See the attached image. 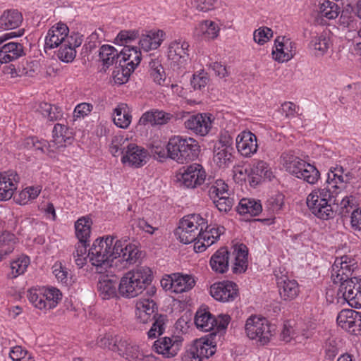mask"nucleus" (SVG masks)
<instances>
[{"label": "nucleus", "mask_w": 361, "mask_h": 361, "mask_svg": "<svg viewBox=\"0 0 361 361\" xmlns=\"http://www.w3.org/2000/svg\"><path fill=\"white\" fill-rule=\"evenodd\" d=\"M139 251L135 245L106 235L96 239L88 250L90 261L93 266L106 269L111 267L114 259L124 262V267L135 264L138 259Z\"/></svg>", "instance_id": "1"}, {"label": "nucleus", "mask_w": 361, "mask_h": 361, "mask_svg": "<svg viewBox=\"0 0 361 361\" xmlns=\"http://www.w3.org/2000/svg\"><path fill=\"white\" fill-rule=\"evenodd\" d=\"M152 278V272L147 267H140L130 271L121 278L118 293L125 298H135L150 285Z\"/></svg>", "instance_id": "2"}, {"label": "nucleus", "mask_w": 361, "mask_h": 361, "mask_svg": "<svg viewBox=\"0 0 361 361\" xmlns=\"http://www.w3.org/2000/svg\"><path fill=\"white\" fill-rule=\"evenodd\" d=\"M166 149L169 158L181 164L195 160L200 152V146L196 140L180 135L171 137Z\"/></svg>", "instance_id": "3"}, {"label": "nucleus", "mask_w": 361, "mask_h": 361, "mask_svg": "<svg viewBox=\"0 0 361 361\" xmlns=\"http://www.w3.org/2000/svg\"><path fill=\"white\" fill-rule=\"evenodd\" d=\"M281 157L286 170L290 173L310 184L317 182L320 173L314 166L290 153H283Z\"/></svg>", "instance_id": "4"}, {"label": "nucleus", "mask_w": 361, "mask_h": 361, "mask_svg": "<svg viewBox=\"0 0 361 361\" xmlns=\"http://www.w3.org/2000/svg\"><path fill=\"white\" fill-rule=\"evenodd\" d=\"M206 220L200 214H192L184 216L179 223L175 234L184 244L196 243L200 240V233L204 229Z\"/></svg>", "instance_id": "5"}, {"label": "nucleus", "mask_w": 361, "mask_h": 361, "mask_svg": "<svg viewBox=\"0 0 361 361\" xmlns=\"http://www.w3.org/2000/svg\"><path fill=\"white\" fill-rule=\"evenodd\" d=\"M245 329L247 337L256 340L257 343L264 345L270 341L272 336L271 326L264 317L251 315L247 318Z\"/></svg>", "instance_id": "6"}, {"label": "nucleus", "mask_w": 361, "mask_h": 361, "mask_svg": "<svg viewBox=\"0 0 361 361\" xmlns=\"http://www.w3.org/2000/svg\"><path fill=\"white\" fill-rule=\"evenodd\" d=\"M160 283L166 291L182 293L190 290L195 286V281L191 275L173 273L163 277Z\"/></svg>", "instance_id": "7"}, {"label": "nucleus", "mask_w": 361, "mask_h": 361, "mask_svg": "<svg viewBox=\"0 0 361 361\" xmlns=\"http://www.w3.org/2000/svg\"><path fill=\"white\" fill-rule=\"evenodd\" d=\"M233 139L230 135H221L214 146V161L219 168H228L234 161Z\"/></svg>", "instance_id": "8"}, {"label": "nucleus", "mask_w": 361, "mask_h": 361, "mask_svg": "<svg viewBox=\"0 0 361 361\" xmlns=\"http://www.w3.org/2000/svg\"><path fill=\"white\" fill-rule=\"evenodd\" d=\"M337 295L338 297L343 298L350 307L360 308L361 279L353 277L349 280L342 281L339 286Z\"/></svg>", "instance_id": "9"}, {"label": "nucleus", "mask_w": 361, "mask_h": 361, "mask_svg": "<svg viewBox=\"0 0 361 361\" xmlns=\"http://www.w3.org/2000/svg\"><path fill=\"white\" fill-rule=\"evenodd\" d=\"M177 176L180 185L186 188H195L204 183L206 173L202 165L194 163L183 167Z\"/></svg>", "instance_id": "10"}, {"label": "nucleus", "mask_w": 361, "mask_h": 361, "mask_svg": "<svg viewBox=\"0 0 361 361\" xmlns=\"http://www.w3.org/2000/svg\"><path fill=\"white\" fill-rule=\"evenodd\" d=\"M220 341L221 335L218 336L216 332H210L195 340L188 350L194 353L195 355L198 356L202 361V359H208L214 355L216 351V343Z\"/></svg>", "instance_id": "11"}, {"label": "nucleus", "mask_w": 361, "mask_h": 361, "mask_svg": "<svg viewBox=\"0 0 361 361\" xmlns=\"http://www.w3.org/2000/svg\"><path fill=\"white\" fill-rule=\"evenodd\" d=\"M356 268L355 259L349 256L343 255L336 258L331 271L333 283L341 284L342 281L350 279L353 272Z\"/></svg>", "instance_id": "12"}, {"label": "nucleus", "mask_w": 361, "mask_h": 361, "mask_svg": "<svg viewBox=\"0 0 361 361\" xmlns=\"http://www.w3.org/2000/svg\"><path fill=\"white\" fill-rule=\"evenodd\" d=\"M189 44L181 39L172 42L168 48V59L171 65L178 69L185 68L189 60Z\"/></svg>", "instance_id": "13"}, {"label": "nucleus", "mask_w": 361, "mask_h": 361, "mask_svg": "<svg viewBox=\"0 0 361 361\" xmlns=\"http://www.w3.org/2000/svg\"><path fill=\"white\" fill-rule=\"evenodd\" d=\"M214 118L210 114H197L189 116L184 121L185 128L193 133L204 136L212 128Z\"/></svg>", "instance_id": "14"}, {"label": "nucleus", "mask_w": 361, "mask_h": 361, "mask_svg": "<svg viewBox=\"0 0 361 361\" xmlns=\"http://www.w3.org/2000/svg\"><path fill=\"white\" fill-rule=\"evenodd\" d=\"M247 180L250 186L257 187L263 180H271L272 172L267 162L262 160L254 159L245 169Z\"/></svg>", "instance_id": "15"}, {"label": "nucleus", "mask_w": 361, "mask_h": 361, "mask_svg": "<svg viewBox=\"0 0 361 361\" xmlns=\"http://www.w3.org/2000/svg\"><path fill=\"white\" fill-rule=\"evenodd\" d=\"M210 294L220 302L233 301L238 296V286L229 281L215 283L210 287Z\"/></svg>", "instance_id": "16"}, {"label": "nucleus", "mask_w": 361, "mask_h": 361, "mask_svg": "<svg viewBox=\"0 0 361 361\" xmlns=\"http://www.w3.org/2000/svg\"><path fill=\"white\" fill-rule=\"evenodd\" d=\"M360 312L351 309L342 310L338 314L336 322L343 329L354 335H360Z\"/></svg>", "instance_id": "17"}, {"label": "nucleus", "mask_w": 361, "mask_h": 361, "mask_svg": "<svg viewBox=\"0 0 361 361\" xmlns=\"http://www.w3.org/2000/svg\"><path fill=\"white\" fill-rule=\"evenodd\" d=\"M116 352L128 361H142L145 357L148 361L157 359L152 354L145 356L137 345L128 340H119Z\"/></svg>", "instance_id": "18"}, {"label": "nucleus", "mask_w": 361, "mask_h": 361, "mask_svg": "<svg viewBox=\"0 0 361 361\" xmlns=\"http://www.w3.org/2000/svg\"><path fill=\"white\" fill-rule=\"evenodd\" d=\"M271 54L278 62L288 61L295 54V44L288 39H285L284 37H277Z\"/></svg>", "instance_id": "19"}, {"label": "nucleus", "mask_w": 361, "mask_h": 361, "mask_svg": "<svg viewBox=\"0 0 361 361\" xmlns=\"http://www.w3.org/2000/svg\"><path fill=\"white\" fill-rule=\"evenodd\" d=\"M148 159L147 151L135 144H129L121 158L123 164L128 163L129 166L135 168L142 166L147 163Z\"/></svg>", "instance_id": "20"}, {"label": "nucleus", "mask_w": 361, "mask_h": 361, "mask_svg": "<svg viewBox=\"0 0 361 361\" xmlns=\"http://www.w3.org/2000/svg\"><path fill=\"white\" fill-rule=\"evenodd\" d=\"M224 227L221 228L219 227L212 226L211 225L204 224V229L200 233V240H198L194 244V250L197 252H202L206 250L207 247L213 245L216 242L222 233Z\"/></svg>", "instance_id": "21"}, {"label": "nucleus", "mask_w": 361, "mask_h": 361, "mask_svg": "<svg viewBox=\"0 0 361 361\" xmlns=\"http://www.w3.org/2000/svg\"><path fill=\"white\" fill-rule=\"evenodd\" d=\"M327 175L326 183L336 192H338V190L345 188L346 184L350 183L353 178L351 172L338 166L331 167Z\"/></svg>", "instance_id": "22"}, {"label": "nucleus", "mask_w": 361, "mask_h": 361, "mask_svg": "<svg viewBox=\"0 0 361 361\" xmlns=\"http://www.w3.org/2000/svg\"><path fill=\"white\" fill-rule=\"evenodd\" d=\"M313 202H311L310 194L308 195L306 202L309 209L317 218L323 220H328L334 218L335 215V205L329 202L324 201L321 198L315 200L313 198Z\"/></svg>", "instance_id": "23"}, {"label": "nucleus", "mask_w": 361, "mask_h": 361, "mask_svg": "<svg viewBox=\"0 0 361 361\" xmlns=\"http://www.w3.org/2000/svg\"><path fill=\"white\" fill-rule=\"evenodd\" d=\"M236 148L243 157H250L257 152V136L250 131L241 132L235 139Z\"/></svg>", "instance_id": "24"}, {"label": "nucleus", "mask_w": 361, "mask_h": 361, "mask_svg": "<svg viewBox=\"0 0 361 361\" xmlns=\"http://www.w3.org/2000/svg\"><path fill=\"white\" fill-rule=\"evenodd\" d=\"M182 341L178 338L172 339L164 337L157 340L153 345L154 350L164 357L171 358L176 356L180 349Z\"/></svg>", "instance_id": "25"}, {"label": "nucleus", "mask_w": 361, "mask_h": 361, "mask_svg": "<svg viewBox=\"0 0 361 361\" xmlns=\"http://www.w3.org/2000/svg\"><path fill=\"white\" fill-rule=\"evenodd\" d=\"M18 181L19 176L13 171L1 173L0 201H6L13 197Z\"/></svg>", "instance_id": "26"}, {"label": "nucleus", "mask_w": 361, "mask_h": 361, "mask_svg": "<svg viewBox=\"0 0 361 361\" xmlns=\"http://www.w3.org/2000/svg\"><path fill=\"white\" fill-rule=\"evenodd\" d=\"M173 117L171 113L157 109H152L142 115L139 120V123L140 125H150L152 126H163L167 124Z\"/></svg>", "instance_id": "27"}, {"label": "nucleus", "mask_w": 361, "mask_h": 361, "mask_svg": "<svg viewBox=\"0 0 361 361\" xmlns=\"http://www.w3.org/2000/svg\"><path fill=\"white\" fill-rule=\"evenodd\" d=\"M231 253L226 247L218 249L211 257L209 264L212 269L217 274H224L228 271Z\"/></svg>", "instance_id": "28"}, {"label": "nucleus", "mask_w": 361, "mask_h": 361, "mask_svg": "<svg viewBox=\"0 0 361 361\" xmlns=\"http://www.w3.org/2000/svg\"><path fill=\"white\" fill-rule=\"evenodd\" d=\"M72 139L68 128L65 125L56 123L52 130V139L49 142V147L58 149L66 147L67 143H71Z\"/></svg>", "instance_id": "29"}, {"label": "nucleus", "mask_w": 361, "mask_h": 361, "mask_svg": "<svg viewBox=\"0 0 361 361\" xmlns=\"http://www.w3.org/2000/svg\"><path fill=\"white\" fill-rule=\"evenodd\" d=\"M68 33L66 24L58 23L53 25L47 34V48L57 47L65 39Z\"/></svg>", "instance_id": "30"}, {"label": "nucleus", "mask_w": 361, "mask_h": 361, "mask_svg": "<svg viewBox=\"0 0 361 361\" xmlns=\"http://www.w3.org/2000/svg\"><path fill=\"white\" fill-rule=\"evenodd\" d=\"M23 20V14L18 10H5L0 16V28L5 30L16 29L22 24Z\"/></svg>", "instance_id": "31"}, {"label": "nucleus", "mask_w": 361, "mask_h": 361, "mask_svg": "<svg viewBox=\"0 0 361 361\" xmlns=\"http://www.w3.org/2000/svg\"><path fill=\"white\" fill-rule=\"evenodd\" d=\"M164 37L165 33L161 30L157 31L151 30L142 36L139 41V44L141 49L145 51L157 49L161 44Z\"/></svg>", "instance_id": "32"}, {"label": "nucleus", "mask_w": 361, "mask_h": 361, "mask_svg": "<svg viewBox=\"0 0 361 361\" xmlns=\"http://www.w3.org/2000/svg\"><path fill=\"white\" fill-rule=\"evenodd\" d=\"M247 254L248 250L246 245L240 244L235 245L233 252L234 262L232 265V272L233 274H241L246 271L247 268Z\"/></svg>", "instance_id": "33"}, {"label": "nucleus", "mask_w": 361, "mask_h": 361, "mask_svg": "<svg viewBox=\"0 0 361 361\" xmlns=\"http://www.w3.org/2000/svg\"><path fill=\"white\" fill-rule=\"evenodd\" d=\"M97 290L102 299L109 300L117 297L118 285L116 280L102 276L97 283Z\"/></svg>", "instance_id": "34"}, {"label": "nucleus", "mask_w": 361, "mask_h": 361, "mask_svg": "<svg viewBox=\"0 0 361 361\" xmlns=\"http://www.w3.org/2000/svg\"><path fill=\"white\" fill-rule=\"evenodd\" d=\"M23 47L20 43L9 42L0 49V63H8L24 55Z\"/></svg>", "instance_id": "35"}, {"label": "nucleus", "mask_w": 361, "mask_h": 361, "mask_svg": "<svg viewBox=\"0 0 361 361\" xmlns=\"http://www.w3.org/2000/svg\"><path fill=\"white\" fill-rule=\"evenodd\" d=\"M119 60H122L123 66L135 68L141 61V52L136 47L126 45L121 51Z\"/></svg>", "instance_id": "36"}, {"label": "nucleus", "mask_w": 361, "mask_h": 361, "mask_svg": "<svg viewBox=\"0 0 361 361\" xmlns=\"http://www.w3.org/2000/svg\"><path fill=\"white\" fill-rule=\"evenodd\" d=\"M277 283L280 296L283 300H292L298 295L299 285L295 280L281 279Z\"/></svg>", "instance_id": "37"}, {"label": "nucleus", "mask_w": 361, "mask_h": 361, "mask_svg": "<svg viewBox=\"0 0 361 361\" xmlns=\"http://www.w3.org/2000/svg\"><path fill=\"white\" fill-rule=\"evenodd\" d=\"M197 328L202 331H213L215 327V317L206 310H199L195 317Z\"/></svg>", "instance_id": "38"}, {"label": "nucleus", "mask_w": 361, "mask_h": 361, "mask_svg": "<svg viewBox=\"0 0 361 361\" xmlns=\"http://www.w3.org/2000/svg\"><path fill=\"white\" fill-rule=\"evenodd\" d=\"M15 235L9 231H0V262L13 252L16 243Z\"/></svg>", "instance_id": "39"}, {"label": "nucleus", "mask_w": 361, "mask_h": 361, "mask_svg": "<svg viewBox=\"0 0 361 361\" xmlns=\"http://www.w3.org/2000/svg\"><path fill=\"white\" fill-rule=\"evenodd\" d=\"M237 211L241 215L256 216L262 212V206L259 200L243 198L240 201Z\"/></svg>", "instance_id": "40"}, {"label": "nucleus", "mask_w": 361, "mask_h": 361, "mask_svg": "<svg viewBox=\"0 0 361 361\" xmlns=\"http://www.w3.org/2000/svg\"><path fill=\"white\" fill-rule=\"evenodd\" d=\"M314 197L315 200L321 198L324 201L336 204L337 207L338 205V192H336L334 190H332V188L327 184L324 185L323 188H317L312 191L310 193L311 202L314 201L313 198Z\"/></svg>", "instance_id": "41"}, {"label": "nucleus", "mask_w": 361, "mask_h": 361, "mask_svg": "<svg viewBox=\"0 0 361 361\" xmlns=\"http://www.w3.org/2000/svg\"><path fill=\"white\" fill-rule=\"evenodd\" d=\"M120 52L112 46L108 44L102 45L99 49V60L102 61L103 65L109 68L111 65L119 63Z\"/></svg>", "instance_id": "42"}, {"label": "nucleus", "mask_w": 361, "mask_h": 361, "mask_svg": "<svg viewBox=\"0 0 361 361\" xmlns=\"http://www.w3.org/2000/svg\"><path fill=\"white\" fill-rule=\"evenodd\" d=\"M132 116L128 111V106L121 104L114 109V123L121 128H126L131 123Z\"/></svg>", "instance_id": "43"}, {"label": "nucleus", "mask_w": 361, "mask_h": 361, "mask_svg": "<svg viewBox=\"0 0 361 361\" xmlns=\"http://www.w3.org/2000/svg\"><path fill=\"white\" fill-rule=\"evenodd\" d=\"M219 27L213 21L204 20L201 22L195 29V34L204 39H214L218 36Z\"/></svg>", "instance_id": "44"}, {"label": "nucleus", "mask_w": 361, "mask_h": 361, "mask_svg": "<svg viewBox=\"0 0 361 361\" xmlns=\"http://www.w3.org/2000/svg\"><path fill=\"white\" fill-rule=\"evenodd\" d=\"M92 224L91 219L86 216H82L75 221V235L78 240H84L89 241Z\"/></svg>", "instance_id": "45"}, {"label": "nucleus", "mask_w": 361, "mask_h": 361, "mask_svg": "<svg viewBox=\"0 0 361 361\" xmlns=\"http://www.w3.org/2000/svg\"><path fill=\"white\" fill-rule=\"evenodd\" d=\"M206 187L208 195L213 201L223 196L224 194H228V185L221 179L207 183Z\"/></svg>", "instance_id": "46"}, {"label": "nucleus", "mask_w": 361, "mask_h": 361, "mask_svg": "<svg viewBox=\"0 0 361 361\" xmlns=\"http://www.w3.org/2000/svg\"><path fill=\"white\" fill-rule=\"evenodd\" d=\"M133 71V68L126 65L123 66L122 60H119L118 66L116 65V68L113 72L115 82L119 85L127 82Z\"/></svg>", "instance_id": "47"}, {"label": "nucleus", "mask_w": 361, "mask_h": 361, "mask_svg": "<svg viewBox=\"0 0 361 361\" xmlns=\"http://www.w3.org/2000/svg\"><path fill=\"white\" fill-rule=\"evenodd\" d=\"M89 241L80 240L75 245V250L73 253L75 264L82 268L85 264L87 257H89L87 247L89 246Z\"/></svg>", "instance_id": "48"}, {"label": "nucleus", "mask_w": 361, "mask_h": 361, "mask_svg": "<svg viewBox=\"0 0 361 361\" xmlns=\"http://www.w3.org/2000/svg\"><path fill=\"white\" fill-rule=\"evenodd\" d=\"M310 46L315 50V55L323 56L329 48V39L323 34L314 36L312 37Z\"/></svg>", "instance_id": "49"}, {"label": "nucleus", "mask_w": 361, "mask_h": 361, "mask_svg": "<svg viewBox=\"0 0 361 361\" xmlns=\"http://www.w3.org/2000/svg\"><path fill=\"white\" fill-rule=\"evenodd\" d=\"M166 315L159 314L157 316L153 321L152 325L147 332L148 338L153 339L163 334L166 329Z\"/></svg>", "instance_id": "50"}, {"label": "nucleus", "mask_w": 361, "mask_h": 361, "mask_svg": "<svg viewBox=\"0 0 361 361\" xmlns=\"http://www.w3.org/2000/svg\"><path fill=\"white\" fill-rule=\"evenodd\" d=\"M341 12L338 5L329 0L324 1L319 8V13L322 17L328 19H335Z\"/></svg>", "instance_id": "51"}, {"label": "nucleus", "mask_w": 361, "mask_h": 361, "mask_svg": "<svg viewBox=\"0 0 361 361\" xmlns=\"http://www.w3.org/2000/svg\"><path fill=\"white\" fill-rule=\"evenodd\" d=\"M30 302L37 308L43 310L45 308V290L31 288L27 293Z\"/></svg>", "instance_id": "52"}, {"label": "nucleus", "mask_w": 361, "mask_h": 361, "mask_svg": "<svg viewBox=\"0 0 361 361\" xmlns=\"http://www.w3.org/2000/svg\"><path fill=\"white\" fill-rule=\"evenodd\" d=\"M52 273L59 283L67 286L71 279V273L67 267L61 262H56L51 267Z\"/></svg>", "instance_id": "53"}, {"label": "nucleus", "mask_w": 361, "mask_h": 361, "mask_svg": "<svg viewBox=\"0 0 361 361\" xmlns=\"http://www.w3.org/2000/svg\"><path fill=\"white\" fill-rule=\"evenodd\" d=\"M30 264V258L27 256H21L13 261L11 264V269L13 278L24 274Z\"/></svg>", "instance_id": "54"}, {"label": "nucleus", "mask_w": 361, "mask_h": 361, "mask_svg": "<svg viewBox=\"0 0 361 361\" xmlns=\"http://www.w3.org/2000/svg\"><path fill=\"white\" fill-rule=\"evenodd\" d=\"M61 290L53 286H47V307L49 309L55 308L62 300Z\"/></svg>", "instance_id": "55"}, {"label": "nucleus", "mask_w": 361, "mask_h": 361, "mask_svg": "<svg viewBox=\"0 0 361 361\" xmlns=\"http://www.w3.org/2000/svg\"><path fill=\"white\" fill-rule=\"evenodd\" d=\"M284 204V195L277 193L271 196L266 202V208L272 214L278 213Z\"/></svg>", "instance_id": "56"}, {"label": "nucleus", "mask_w": 361, "mask_h": 361, "mask_svg": "<svg viewBox=\"0 0 361 361\" xmlns=\"http://www.w3.org/2000/svg\"><path fill=\"white\" fill-rule=\"evenodd\" d=\"M119 337L113 336L111 334H106L100 336L97 340V345L102 348H108L112 351L116 352L118 345Z\"/></svg>", "instance_id": "57"}, {"label": "nucleus", "mask_w": 361, "mask_h": 361, "mask_svg": "<svg viewBox=\"0 0 361 361\" xmlns=\"http://www.w3.org/2000/svg\"><path fill=\"white\" fill-rule=\"evenodd\" d=\"M127 140L128 139L121 135H115L112 138L109 150L114 157L125 154V148L122 147Z\"/></svg>", "instance_id": "58"}, {"label": "nucleus", "mask_w": 361, "mask_h": 361, "mask_svg": "<svg viewBox=\"0 0 361 361\" xmlns=\"http://www.w3.org/2000/svg\"><path fill=\"white\" fill-rule=\"evenodd\" d=\"M136 308L137 311L149 313L150 314H159L157 311V305L155 302L149 298L140 299L137 304Z\"/></svg>", "instance_id": "59"}, {"label": "nucleus", "mask_w": 361, "mask_h": 361, "mask_svg": "<svg viewBox=\"0 0 361 361\" xmlns=\"http://www.w3.org/2000/svg\"><path fill=\"white\" fill-rule=\"evenodd\" d=\"M138 37V32L135 30H122L115 39V43L123 47Z\"/></svg>", "instance_id": "60"}, {"label": "nucleus", "mask_w": 361, "mask_h": 361, "mask_svg": "<svg viewBox=\"0 0 361 361\" xmlns=\"http://www.w3.org/2000/svg\"><path fill=\"white\" fill-rule=\"evenodd\" d=\"M273 36V31L267 27H262L256 30L253 34V39L259 44H264Z\"/></svg>", "instance_id": "61"}, {"label": "nucleus", "mask_w": 361, "mask_h": 361, "mask_svg": "<svg viewBox=\"0 0 361 361\" xmlns=\"http://www.w3.org/2000/svg\"><path fill=\"white\" fill-rule=\"evenodd\" d=\"M209 82L207 74L204 71L194 73L190 80V84L194 90H201L204 88Z\"/></svg>", "instance_id": "62"}, {"label": "nucleus", "mask_w": 361, "mask_h": 361, "mask_svg": "<svg viewBox=\"0 0 361 361\" xmlns=\"http://www.w3.org/2000/svg\"><path fill=\"white\" fill-rule=\"evenodd\" d=\"M76 50L74 49L62 44L58 51L57 56L61 61L68 63L73 61L76 56Z\"/></svg>", "instance_id": "63"}, {"label": "nucleus", "mask_w": 361, "mask_h": 361, "mask_svg": "<svg viewBox=\"0 0 361 361\" xmlns=\"http://www.w3.org/2000/svg\"><path fill=\"white\" fill-rule=\"evenodd\" d=\"M93 109V106L89 103L78 104L73 111V121L81 119L87 116Z\"/></svg>", "instance_id": "64"}]
</instances>
